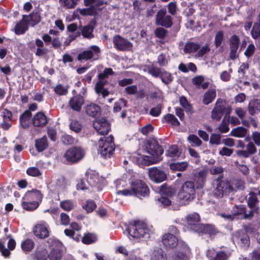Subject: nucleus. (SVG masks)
Returning <instances> with one entry per match:
<instances>
[{
	"mask_svg": "<svg viewBox=\"0 0 260 260\" xmlns=\"http://www.w3.org/2000/svg\"><path fill=\"white\" fill-rule=\"evenodd\" d=\"M146 151L151 156L143 155L141 162L145 166H149L159 162L162 160L164 150L158 141L154 138L147 140L145 144Z\"/></svg>",
	"mask_w": 260,
	"mask_h": 260,
	"instance_id": "f257e3e1",
	"label": "nucleus"
},
{
	"mask_svg": "<svg viewBox=\"0 0 260 260\" xmlns=\"http://www.w3.org/2000/svg\"><path fill=\"white\" fill-rule=\"evenodd\" d=\"M126 230L131 237L136 239L149 237L150 231L147 224L140 220H134L129 222Z\"/></svg>",
	"mask_w": 260,
	"mask_h": 260,
	"instance_id": "f03ea898",
	"label": "nucleus"
},
{
	"mask_svg": "<svg viewBox=\"0 0 260 260\" xmlns=\"http://www.w3.org/2000/svg\"><path fill=\"white\" fill-rule=\"evenodd\" d=\"M115 148L114 137L112 135L100 139L99 152L104 158H110L114 153Z\"/></svg>",
	"mask_w": 260,
	"mask_h": 260,
	"instance_id": "7ed1b4c3",
	"label": "nucleus"
},
{
	"mask_svg": "<svg viewBox=\"0 0 260 260\" xmlns=\"http://www.w3.org/2000/svg\"><path fill=\"white\" fill-rule=\"evenodd\" d=\"M196 189L193 182L185 181L181 186L178 193V197L180 200L188 204L196 198Z\"/></svg>",
	"mask_w": 260,
	"mask_h": 260,
	"instance_id": "20e7f679",
	"label": "nucleus"
},
{
	"mask_svg": "<svg viewBox=\"0 0 260 260\" xmlns=\"http://www.w3.org/2000/svg\"><path fill=\"white\" fill-rule=\"evenodd\" d=\"M226 102L221 99H218L215 104L214 108L211 112V118L216 121H219L223 115L226 116L230 114L232 108L230 106H225Z\"/></svg>",
	"mask_w": 260,
	"mask_h": 260,
	"instance_id": "39448f33",
	"label": "nucleus"
},
{
	"mask_svg": "<svg viewBox=\"0 0 260 260\" xmlns=\"http://www.w3.org/2000/svg\"><path fill=\"white\" fill-rule=\"evenodd\" d=\"M84 156V150L80 147H72L67 150L64 154L66 160L71 164L78 162Z\"/></svg>",
	"mask_w": 260,
	"mask_h": 260,
	"instance_id": "423d86ee",
	"label": "nucleus"
},
{
	"mask_svg": "<svg viewBox=\"0 0 260 260\" xmlns=\"http://www.w3.org/2000/svg\"><path fill=\"white\" fill-rule=\"evenodd\" d=\"M236 190L233 188L230 181L227 180H221L217 184L214 191V195L217 198L229 196L231 193L236 192Z\"/></svg>",
	"mask_w": 260,
	"mask_h": 260,
	"instance_id": "0eeeda50",
	"label": "nucleus"
},
{
	"mask_svg": "<svg viewBox=\"0 0 260 260\" xmlns=\"http://www.w3.org/2000/svg\"><path fill=\"white\" fill-rule=\"evenodd\" d=\"M131 188L134 192V196L139 198L148 197L149 194V188L147 185L143 181L137 179L132 182Z\"/></svg>",
	"mask_w": 260,
	"mask_h": 260,
	"instance_id": "6e6552de",
	"label": "nucleus"
},
{
	"mask_svg": "<svg viewBox=\"0 0 260 260\" xmlns=\"http://www.w3.org/2000/svg\"><path fill=\"white\" fill-rule=\"evenodd\" d=\"M195 233L199 236H205L210 239H213L219 233V231L214 224L201 223L199 225Z\"/></svg>",
	"mask_w": 260,
	"mask_h": 260,
	"instance_id": "1a4fd4ad",
	"label": "nucleus"
},
{
	"mask_svg": "<svg viewBox=\"0 0 260 260\" xmlns=\"http://www.w3.org/2000/svg\"><path fill=\"white\" fill-rule=\"evenodd\" d=\"M167 11L164 8L157 12L155 18V24L165 28H170L173 25V18L170 15H166Z\"/></svg>",
	"mask_w": 260,
	"mask_h": 260,
	"instance_id": "9d476101",
	"label": "nucleus"
},
{
	"mask_svg": "<svg viewBox=\"0 0 260 260\" xmlns=\"http://www.w3.org/2000/svg\"><path fill=\"white\" fill-rule=\"evenodd\" d=\"M191 255V250L188 245L184 241H181L179 247L173 258L174 260H188Z\"/></svg>",
	"mask_w": 260,
	"mask_h": 260,
	"instance_id": "9b49d317",
	"label": "nucleus"
},
{
	"mask_svg": "<svg viewBox=\"0 0 260 260\" xmlns=\"http://www.w3.org/2000/svg\"><path fill=\"white\" fill-rule=\"evenodd\" d=\"M90 50H85L78 54L77 59L78 60H89L94 58V60L98 58L101 53L100 47L96 45H92L90 47Z\"/></svg>",
	"mask_w": 260,
	"mask_h": 260,
	"instance_id": "f8f14e48",
	"label": "nucleus"
},
{
	"mask_svg": "<svg viewBox=\"0 0 260 260\" xmlns=\"http://www.w3.org/2000/svg\"><path fill=\"white\" fill-rule=\"evenodd\" d=\"M148 176L152 181L156 183H161L167 179V174L164 171L156 167L148 169Z\"/></svg>",
	"mask_w": 260,
	"mask_h": 260,
	"instance_id": "ddd939ff",
	"label": "nucleus"
},
{
	"mask_svg": "<svg viewBox=\"0 0 260 260\" xmlns=\"http://www.w3.org/2000/svg\"><path fill=\"white\" fill-rule=\"evenodd\" d=\"M113 43L114 47L118 51H128L133 47V44L130 41L119 35L114 36Z\"/></svg>",
	"mask_w": 260,
	"mask_h": 260,
	"instance_id": "4468645a",
	"label": "nucleus"
},
{
	"mask_svg": "<svg viewBox=\"0 0 260 260\" xmlns=\"http://www.w3.org/2000/svg\"><path fill=\"white\" fill-rule=\"evenodd\" d=\"M93 126L96 132L101 135H107L111 130V124L105 118L96 120L93 123Z\"/></svg>",
	"mask_w": 260,
	"mask_h": 260,
	"instance_id": "2eb2a0df",
	"label": "nucleus"
},
{
	"mask_svg": "<svg viewBox=\"0 0 260 260\" xmlns=\"http://www.w3.org/2000/svg\"><path fill=\"white\" fill-rule=\"evenodd\" d=\"M182 240H178L176 236L168 233L165 234L161 238V241L164 246L166 248L173 249L178 246L179 247V243Z\"/></svg>",
	"mask_w": 260,
	"mask_h": 260,
	"instance_id": "dca6fc26",
	"label": "nucleus"
},
{
	"mask_svg": "<svg viewBox=\"0 0 260 260\" xmlns=\"http://www.w3.org/2000/svg\"><path fill=\"white\" fill-rule=\"evenodd\" d=\"M231 255L229 251H216L214 249H208L206 253L209 260H228Z\"/></svg>",
	"mask_w": 260,
	"mask_h": 260,
	"instance_id": "f3484780",
	"label": "nucleus"
},
{
	"mask_svg": "<svg viewBox=\"0 0 260 260\" xmlns=\"http://www.w3.org/2000/svg\"><path fill=\"white\" fill-rule=\"evenodd\" d=\"M240 40L238 36L233 35L229 39L230 53L229 57L232 60H235L238 57L237 51L239 47Z\"/></svg>",
	"mask_w": 260,
	"mask_h": 260,
	"instance_id": "a211bd4d",
	"label": "nucleus"
},
{
	"mask_svg": "<svg viewBox=\"0 0 260 260\" xmlns=\"http://www.w3.org/2000/svg\"><path fill=\"white\" fill-rule=\"evenodd\" d=\"M85 103V98L80 94L73 96L69 101V106L72 110L80 112Z\"/></svg>",
	"mask_w": 260,
	"mask_h": 260,
	"instance_id": "6ab92c4d",
	"label": "nucleus"
},
{
	"mask_svg": "<svg viewBox=\"0 0 260 260\" xmlns=\"http://www.w3.org/2000/svg\"><path fill=\"white\" fill-rule=\"evenodd\" d=\"M186 226L187 228L193 232H196L199 225L201 224L200 222V217L197 213L190 214L186 217Z\"/></svg>",
	"mask_w": 260,
	"mask_h": 260,
	"instance_id": "aec40b11",
	"label": "nucleus"
},
{
	"mask_svg": "<svg viewBox=\"0 0 260 260\" xmlns=\"http://www.w3.org/2000/svg\"><path fill=\"white\" fill-rule=\"evenodd\" d=\"M50 232L49 226L46 224H38L33 230L34 235L41 239L48 237Z\"/></svg>",
	"mask_w": 260,
	"mask_h": 260,
	"instance_id": "412c9836",
	"label": "nucleus"
},
{
	"mask_svg": "<svg viewBox=\"0 0 260 260\" xmlns=\"http://www.w3.org/2000/svg\"><path fill=\"white\" fill-rule=\"evenodd\" d=\"M24 200L38 202L40 204L43 198V194L41 191L37 189H32L31 190L27 191L24 194L23 197Z\"/></svg>",
	"mask_w": 260,
	"mask_h": 260,
	"instance_id": "4be33fe9",
	"label": "nucleus"
},
{
	"mask_svg": "<svg viewBox=\"0 0 260 260\" xmlns=\"http://www.w3.org/2000/svg\"><path fill=\"white\" fill-rule=\"evenodd\" d=\"M102 6V3L99 2L98 4L91 5L87 8H83L79 10V14L83 16H93L95 17L98 15V11H102V8L99 7Z\"/></svg>",
	"mask_w": 260,
	"mask_h": 260,
	"instance_id": "5701e85b",
	"label": "nucleus"
},
{
	"mask_svg": "<svg viewBox=\"0 0 260 260\" xmlns=\"http://www.w3.org/2000/svg\"><path fill=\"white\" fill-rule=\"evenodd\" d=\"M48 122L47 116L43 112L36 113L31 119V123L35 127H43Z\"/></svg>",
	"mask_w": 260,
	"mask_h": 260,
	"instance_id": "b1692460",
	"label": "nucleus"
},
{
	"mask_svg": "<svg viewBox=\"0 0 260 260\" xmlns=\"http://www.w3.org/2000/svg\"><path fill=\"white\" fill-rule=\"evenodd\" d=\"M234 215H242V219H248L253 216V211L250 210L248 213H246V208L243 205H235L232 209Z\"/></svg>",
	"mask_w": 260,
	"mask_h": 260,
	"instance_id": "393cba45",
	"label": "nucleus"
},
{
	"mask_svg": "<svg viewBox=\"0 0 260 260\" xmlns=\"http://www.w3.org/2000/svg\"><path fill=\"white\" fill-rule=\"evenodd\" d=\"M25 16H22V19L20 20L15 26V32L17 35L24 34L28 29V23H27Z\"/></svg>",
	"mask_w": 260,
	"mask_h": 260,
	"instance_id": "a878e982",
	"label": "nucleus"
},
{
	"mask_svg": "<svg viewBox=\"0 0 260 260\" xmlns=\"http://www.w3.org/2000/svg\"><path fill=\"white\" fill-rule=\"evenodd\" d=\"M32 117V113L24 111L19 116V125L23 129H27L29 127L30 124V120Z\"/></svg>",
	"mask_w": 260,
	"mask_h": 260,
	"instance_id": "bb28decb",
	"label": "nucleus"
},
{
	"mask_svg": "<svg viewBox=\"0 0 260 260\" xmlns=\"http://www.w3.org/2000/svg\"><path fill=\"white\" fill-rule=\"evenodd\" d=\"M248 111L251 115H254L260 112V99L251 100L248 105Z\"/></svg>",
	"mask_w": 260,
	"mask_h": 260,
	"instance_id": "cd10ccee",
	"label": "nucleus"
},
{
	"mask_svg": "<svg viewBox=\"0 0 260 260\" xmlns=\"http://www.w3.org/2000/svg\"><path fill=\"white\" fill-rule=\"evenodd\" d=\"M86 113L92 117H96L98 116L101 113L100 107L93 103H91L86 106L85 108Z\"/></svg>",
	"mask_w": 260,
	"mask_h": 260,
	"instance_id": "c85d7f7f",
	"label": "nucleus"
},
{
	"mask_svg": "<svg viewBox=\"0 0 260 260\" xmlns=\"http://www.w3.org/2000/svg\"><path fill=\"white\" fill-rule=\"evenodd\" d=\"M159 192L161 195L169 198L174 197L176 193L175 188L172 186L168 185L166 183H164L160 186Z\"/></svg>",
	"mask_w": 260,
	"mask_h": 260,
	"instance_id": "c756f323",
	"label": "nucleus"
},
{
	"mask_svg": "<svg viewBox=\"0 0 260 260\" xmlns=\"http://www.w3.org/2000/svg\"><path fill=\"white\" fill-rule=\"evenodd\" d=\"M216 96V90L210 88L204 93L202 102L204 104L208 105L215 100Z\"/></svg>",
	"mask_w": 260,
	"mask_h": 260,
	"instance_id": "7c9ffc66",
	"label": "nucleus"
},
{
	"mask_svg": "<svg viewBox=\"0 0 260 260\" xmlns=\"http://www.w3.org/2000/svg\"><path fill=\"white\" fill-rule=\"evenodd\" d=\"M258 203V200L256 196V193L251 192L249 193V197L247 200V204L250 208V210L253 211V213L255 212L257 213L258 208L256 207V204Z\"/></svg>",
	"mask_w": 260,
	"mask_h": 260,
	"instance_id": "2f4dec72",
	"label": "nucleus"
},
{
	"mask_svg": "<svg viewBox=\"0 0 260 260\" xmlns=\"http://www.w3.org/2000/svg\"><path fill=\"white\" fill-rule=\"evenodd\" d=\"M35 246V242L29 238L25 239L21 243V248L26 254L30 252L34 249Z\"/></svg>",
	"mask_w": 260,
	"mask_h": 260,
	"instance_id": "473e14b6",
	"label": "nucleus"
},
{
	"mask_svg": "<svg viewBox=\"0 0 260 260\" xmlns=\"http://www.w3.org/2000/svg\"><path fill=\"white\" fill-rule=\"evenodd\" d=\"M94 26L87 24L82 27L81 30V35L85 39L90 40L94 37L93 34Z\"/></svg>",
	"mask_w": 260,
	"mask_h": 260,
	"instance_id": "72a5a7b5",
	"label": "nucleus"
},
{
	"mask_svg": "<svg viewBox=\"0 0 260 260\" xmlns=\"http://www.w3.org/2000/svg\"><path fill=\"white\" fill-rule=\"evenodd\" d=\"M39 205L40 204H39L38 202L37 201L31 202L29 201L24 200L23 198L22 199V207L24 210L27 211H34L39 207Z\"/></svg>",
	"mask_w": 260,
	"mask_h": 260,
	"instance_id": "f704fd0d",
	"label": "nucleus"
},
{
	"mask_svg": "<svg viewBox=\"0 0 260 260\" xmlns=\"http://www.w3.org/2000/svg\"><path fill=\"white\" fill-rule=\"evenodd\" d=\"M25 19L31 26H34L41 21V16L38 12H32L29 15L25 16Z\"/></svg>",
	"mask_w": 260,
	"mask_h": 260,
	"instance_id": "c9c22d12",
	"label": "nucleus"
},
{
	"mask_svg": "<svg viewBox=\"0 0 260 260\" xmlns=\"http://www.w3.org/2000/svg\"><path fill=\"white\" fill-rule=\"evenodd\" d=\"M48 146L47 139L45 136L37 139L35 141V147L37 150L40 152L45 150Z\"/></svg>",
	"mask_w": 260,
	"mask_h": 260,
	"instance_id": "e433bc0d",
	"label": "nucleus"
},
{
	"mask_svg": "<svg viewBox=\"0 0 260 260\" xmlns=\"http://www.w3.org/2000/svg\"><path fill=\"white\" fill-rule=\"evenodd\" d=\"M181 153V150L177 145H172L169 147L166 153L167 156L172 158L179 157Z\"/></svg>",
	"mask_w": 260,
	"mask_h": 260,
	"instance_id": "4c0bfd02",
	"label": "nucleus"
},
{
	"mask_svg": "<svg viewBox=\"0 0 260 260\" xmlns=\"http://www.w3.org/2000/svg\"><path fill=\"white\" fill-rule=\"evenodd\" d=\"M200 48V45L193 42H187L184 47L185 53H192L197 51Z\"/></svg>",
	"mask_w": 260,
	"mask_h": 260,
	"instance_id": "58836bf2",
	"label": "nucleus"
},
{
	"mask_svg": "<svg viewBox=\"0 0 260 260\" xmlns=\"http://www.w3.org/2000/svg\"><path fill=\"white\" fill-rule=\"evenodd\" d=\"M151 260H168L166 253L161 249L154 250L151 254Z\"/></svg>",
	"mask_w": 260,
	"mask_h": 260,
	"instance_id": "ea45409f",
	"label": "nucleus"
},
{
	"mask_svg": "<svg viewBox=\"0 0 260 260\" xmlns=\"http://www.w3.org/2000/svg\"><path fill=\"white\" fill-rule=\"evenodd\" d=\"M247 131L248 129L243 126H238L231 131L230 135L237 138H243L246 135Z\"/></svg>",
	"mask_w": 260,
	"mask_h": 260,
	"instance_id": "a19ab883",
	"label": "nucleus"
},
{
	"mask_svg": "<svg viewBox=\"0 0 260 260\" xmlns=\"http://www.w3.org/2000/svg\"><path fill=\"white\" fill-rule=\"evenodd\" d=\"M179 103L184 109L186 113L192 114L193 113L192 105L188 102L187 98L182 95L179 98Z\"/></svg>",
	"mask_w": 260,
	"mask_h": 260,
	"instance_id": "79ce46f5",
	"label": "nucleus"
},
{
	"mask_svg": "<svg viewBox=\"0 0 260 260\" xmlns=\"http://www.w3.org/2000/svg\"><path fill=\"white\" fill-rule=\"evenodd\" d=\"M235 237L241 242V244L244 245H249L250 239L246 232L242 230L238 231L235 234Z\"/></svg>",
	"mask_w": 260,
	"mask_h": 260,
	"instance_id": "37998d69",
	"label": "nucleus"
},
{
	"mask_svg": "<svg viewBox=\"0 0 260 260\" xmlns=\"http://www.w3.org/2000/svg\"><path fill=\"white\" fill-rule=\"evenodd\" d=\"M98 241V237L94 233H87L85 234L82 238V242L86 245H89L96 242Z\"/></svg>",
	"mask_w": 260,
	"mask_h": 260,
	"instance_id": "c03bdc74",
	"label": "nucleus"
},
{
	"mask_svg": "<svg viewBox=\"0 0 260 260\" xmlns=\"http://www.w3.org/2000/svg\"><path fill=\"white\" fill-rule=\"evenodd\" d=\"M188 166V164L186 161L180 162H172L170 164V169L172 171H184Z\"/></svg>",
	"mask_w": 260,
	"mask_h": 260,
	"instance_id": "a18cd8bd",
	"label": "nucleus"
},
{
	"mask_svg": "<svg viewBox=\"0 0 260 260\" xmlns=\"http://www.w3.org/2000/svg\"><path fill=\"white\" fill-rule=\"evenodd\" d=\"M165 120L167 123L171 124V125L175 126H178L180 125V123L174 115L170 113H168L165 115L162 119V122H164Z\"/></svg>",
	"mask_w": 260,
	"mask_h": 260,
	"instance_id": "49530a36",
	"label": "nucleus"
},
{
	"mask_svg": "<svg viewBox=\"0 0 260 260\" xmlns=\"http://www.w3.org/2000/svg\"><path fill=\"white\" fill-rule=\"evenodd\" d=\"M62 257V251L59 248H53L48 255L49 260H60Z\"/></svg>",
	"mask_w": 260,
	"mask_h": 260,
	"instance_id": "de8ad7c7",
	"label": "nucleus"
},
{
	"mask_svg": "<svg viewBox=\"0 0 260 260\" xmlns=\"http://www.w3.org/2000/svg\"><path fill=\"white\" fill-rule=\"evenodd\" d=\"M159 78H160L161 81L167 85L171 83L174 79V77L172 74L170 73L165 71L164 69H163Z\"/></svg>",
	"mask_w": 260,
	"mask_h": 260,
	"instance_id": "09e8293b",
	"label": "nucleus"
},
{
	"mask_svg": "<svg viewBox=\"0 0 260 260\" xmlns=\"http://www.w3.org/2000/svg\"><path fill=\"white\" fill-rule=\"evenodd\" d=\"M46 254L45 250H36L31 256L32 260H47Z\"/></svg>",
	"mask_w": 260,
	"mask_h": 260,
	"instance_id": "8fccbe9b",
	"label": "nucleus"
},
{
	"mask_svg": "<svg viewBox=\"0 0 260 260\" xmlns=\"http://www.w3.org/2000/svg\"><path fill=\"white\" fill-rule=\"evenodd\" d=\"M127 102L124 99H120L118 101L115 102L113 107L114 112H119L122 108L127 106Z\"/></svg>",
	"mask_w": 260,
	"mask_h": 260,
	"instance_id": "3c124183",
	"label": "nucleus"
},
{
	"mask_svg": "<svg viewBox=\"0 0 260 260\" xmlns=\"http://www.w3.org/2000/svg\"><path fill=\"white\" fill-rule=\"evenodd\" d=\"M26 173L28 176L34 177H39L42 174L41 171L36 167L28 168L26 170Z\"/></svg>",
	"mask_w": 260,
	"mask_h": 260,
	"instance_id": "603ef678",
	"label": "nucleus"
},
{
	"mask_svg": "<svg viewBox=\"0 0 260 260\" xmlns=\"http://www.w3.org/2000/svg\"><path fill=\"white\" fill-rule=\"evenodd\" d=\"M114 74V72L111 68H106L104 70L103 72L99 73L98 78L99 80H104V79L108 78L109 75H113Z\"/></svg>",
	"mask_w": 260,
	"mask_h": 260,
	"instance_id": "864d4df0",
	"label": "nucleus"
},
{
	"mask_svg": "<svg viewBox=\"0 0 260 260\" xmlns=\"http://www.w3.org/2000/svg\"><path fill=\"white\" fill-rule=\"evenodd\" d=\"M163 69L153 66L148 68V73L155 78L160 77Z\"/></svg>",
	"mask_w": 260,
	"mask_h": 260,
	"instance_id": "5fc2aeb1",
	"label": "nucleus"
},
{
	"mask_svg": "<svg viewBox=\"0 0 260 260\" xmlns=\"http://www.w3.org/2000/svg\"><path fill=\"white\" fill-rule=\"evenodd\" d=\"M70 128L72 131L76 133L80 132L82 128L81 124L76 120H73L71 121L70 124Z\"/></svg>",
	"mask_w": 260,
	"mask_h": 260,
	"instance_id": "6e6d98bb",
	"label": "nucleus"
},
{
	"mask_svg": "<svg viewBox=\"0 0 260 260\" xmlns=\"http://www.w3.org/2000/svg\"><path fill=\"white\" fill-rule=\"evenodd\" d=\"M187 139L190 143H192L191 145L193 147H199L202 144V141L195 135L192 134L189 135Z\"/></svg>",
	"mask_w": 260,
	"mask_h": 260,
	"instance_id": "4d7b16f0",
	"label": "nucleus"
},
{
	"mask_svg": "<svg viewBox=\"0 0 260 260\" xmlns=\"http://www.w3.org/2000/svg\"><path fill=\"white\" fill-rule=\"evenodd\" d=\"M79 0H59V3L69 9L74 8Z\"/></svg>",
	"mask_w": 260,
	"mask_h": 260,
	"instance_id": "13d9d810",
	"label": "nucleus"
},
{
	"mask_svg": "<svg viewBox=\"0 0 260 260\" xmlns=\"http://www.w3.org/2000/svg\"><path fill=\"white\" fill-rule=\"evenodd\" d=\"M168 30L161 27H157L154 30V34L156 38L164 39L166 38Z\"/></svg>",
	"mask_w": 260,
	"mask_h": 260,
	"instance_id": "bf43d9fd",
	"label": "nucleus"
},
{
	"mask_svg": "<svg viewBox=\"0 0 260 260\" xmlns=\"http://www.w3.org/2000/svg\"><path fill=\"white\" fill-rule=\"evenodd\" d=\"M96 207V205L94 201L92 200L87 201L85 204L82 206L83 208L85 210L87 213L92 212Z\"/></svg>",
	"mask_w": 260,
	"mask_h": 260,
	"instance_id": "052dcab7",
	"label": "nucleus"
},
{
	"mask_svg": "<svg viewBox=\"0 0 260 260\" xmlns=\"http://www.w3.org/2000/svg\"><path fill=\"white\" fill-rule=\"evenodd\" d=\"M224 40V35L222 30L218 31L215 35L214 44L216 47H219Z\"/></svg>",
	"mask_w": 260,
	"mask_h": 260,
	"instance_id": "680f3d73",
	"label": "nucleus"
},
{
	"mask_svg": "<svg viewBox=\"0 0 260 260\" xmlns=\"http://www.w3.org/2000/svg\"><path fill=\"white\" fill-rule=\"evenodd\" d=\"M162 108V105L158 104L155 107L150 109L149 114L153 117H158L160 115Z\"/></svg>",
	"mask_w": 260,
	"mask_h": 260,
	"instance_id": "e2e57ef3",
	"label": "nucleus"
},
{
	"mask_svg": "<svg viewBox=\"0 0 260 260\" xmlns=\"http://www.w3.org/2000/svg\"><path fill=\"white\" fill-rule=\"evenodd\" d=\"M54 92L58 95H66L68 92V88L64 87L62 84H57L54 87Z\"/></svg>",
	"mask_w": 260,
	"mask_h": 260,
	"instance_id": "0e129e2a",
	"label": "nucleus"
},
{
	"mask_svg": "<svg viewBox=\"0 0 260 260\" xmlns=\"http://www.w3.org/2000/svg\"><path fill=\"white\" fill-rule=\"evenodd\" d=\"M221 142V136L219 134L213 133L211 135L209 143L212 145H219Z\"/></svg>",
	"mask_w": 260,
	"mask_h": 260,
	"instance_id": "69168bd1",
	"label": "nucleus"
},
{
	"mask_svg": "<svg viewBox=\"0 0 260 260\" xmlns=\"http://www.w3.org/2000/svg\"><path fill=\"white\" fill-rule=\"evenodd\" d=\"M107 80H99L96 83L94 87L95 91L98 94H100L101 90L104 88V86L107 84Z\"/></svg>",
	"mask_w": 260,
	"mask_h": 260,
	"instance_id": "338daca9",
	"label": "nucleus"
},
{
	"mask_svg": "<svg viewBox=\"0 0 260 260\" xmlns=\"http://www.w3.org/2000/svg\"><path fill=\"white\" fill-rule=\"evenodd\" d=\"M88 186H95L98 183V178L94 175H90L87 176L86 180Z\"/></svg>",
	"mask_w": 260,
	"mask_h": 260,
	"instance_id": "774afa93",
	"label": "nucleus"
}]
</instances>
